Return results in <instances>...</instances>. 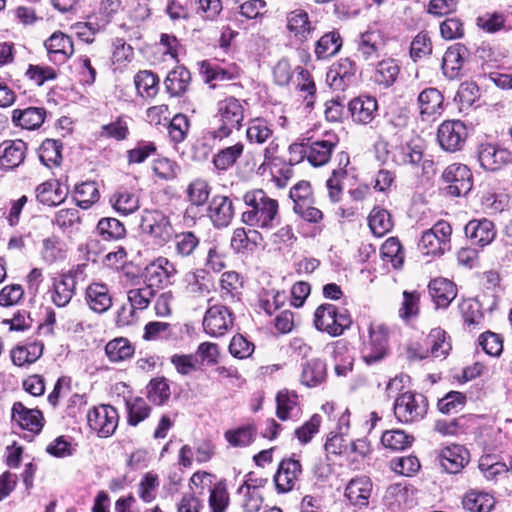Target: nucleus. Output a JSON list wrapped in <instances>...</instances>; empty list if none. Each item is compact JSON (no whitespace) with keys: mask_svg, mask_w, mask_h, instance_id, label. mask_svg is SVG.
<instances>
[{"mask_svg":"<svg viewBox=\"0 0 512 512\" xmlns=\"http://www.w3.org/2000/svg\"><path fill=\"white\" fill-rule=\"evenodd\" d=\"M339 168L334 169L331 177L327 180L329 197L333 202H338L343 189V181L347 179V166L350 164V157L347 152L338 155Z\"/></svg>","mask_w":512,"mask_h":512,"instance_id":"nucleus-29","label":"nucleus"},{"mask_svg":"<svg viewBox=\"0 0 512 512\" xmlns=\"http://www.w3.org/2000/svg\"><path fill=\"white\" fill-rule=\"evenodd\" d=\"M107 357L112 362L124 361L134 354V348L126 338H115L105 346Z\"/></svg>","mask_w":512,"mask_h":512,"instance_id":"nucleus-49","label":"nucleus"},{"mask_svg":"<svg viewBox=\"0 0 512 512\" xmlns=\"http://www.w3.org/2000/svg\"><path fill=\"white\" fill-rule=\"evenodd\" d=\"M11 416L12 420L22 429L33 433H39L42 430L44 418L38 409H31L22 402H15L12 406Z\"/></svg>","mask_w":512,"mask_h":512,"instance_id":"nucleus-20","label":"nucleus"},{"mask_svg":"<svg viewBox=\"0 0 512 512\" xmlns=\"http://www.w3.org/2000/svg\"><path fill=\"white\" fill-rule=\"evenodd\" d=\"M391 469L403 476H412L416 474L421 465L419 459L414 455L395 457L390 462Z\"/></svg>","mask_w":512,"mask_h":512,"instance_id":"nucleus-63","label":"nucleus"},{"mask_svg":"<svg viewBox=\"0 0 512 512\" xmlns=\"http://www.w3.org/2000/svg\"><path fill=\"white\" fill-rule=\"evenodd\" d=\"M87 420L90 428L100 437H109L118 426L119 416L111 405H100L88 412Z\"/></svg>","mask_w":512,"mask_h":512,"instance_id":"nucleus-12","label":"nucleus"},{"mask_svg":"<svg viewBox=\"0 0 512 512\" xmlns=\"http://www.w3.org/2000/svg\"><path fill=\"white\" fill-rule=\"evenodd\" d=\"M177 273L173 263L165 257H158L148 264L144 271L147 287H165L170 283V279Z\"/></svg>","mask_w":512,"mask_h":512,"instance_id":"nucleus-15","label":"nucleus"},{"mask_svg":"<svg viewBox=\"0 0 512 512\" xmlns=\"http://www.w3.org/2000/svg\"><path fill=\"white\" fill-rule=\"evenodd\" d=\"M126 406L128 411V423L132 426H136L145 420L151 412V408L147 402L139 397L127 401Z\"/></svg>","mask_w":512,"mask_h":512,"instance_id":"nucleus-60","label":"nucleus"},{"mask_svg":"<svg viewBox=\"0 0 512 512\" xmlns=\"http://www.w3.org/2000/svg\"><path fill=\"white\" fill-rule=\"evenodd\" d=\"M301 472L302 468L298 460L292 458L283 459L274 476V482L278 492L285 493L291 491Z\"/></svg>","mask_w":512,"mask_h":512,"instance_id":"nucleus-19","label":"nucleus"},{"mask_svg":"<svg viewBox=\"0 0 512 512\" xmlns=\"http://www.w3.org/2000/svg\"><path fill=\"white\" fill-rule=\"evenodd\" d=\"M429 408L425 395L407 391L396 397L393 405L394 415L398 422L413 424L421 421Z\"/></svg>","mask_w":512,"mask_h":512,"instance_id":"nucleus-4","label":"nucleus"},{"mask_svg":"<svg viewBox=\"0 0 512 512\" xmlns=\"http://www.w3.org/2000/svg\"><path fill=\"white\" fill-rule=\"evenodd\" d=\"M246 133L251 142L262 144L271 138L273 130L265 119L255 118L249 121Z\"/></svg>","mask_w":512,"mask_h":512,"instance_id":"nucleus-56","label":"nucleus"},{"mask_svg":"<svg viewBox=\"0 0 512 512\" xmlns=\"http://www.w3.org/2000/svg\"><path fill=\"white\" fill-rule=\"evenodd\" d=\"M27 145L22 140H6L0 144V165L13 169L23 163Z\"/></svg>","mask_w":512,"mask_h":512,"instance_id":"nucleus-23","label":"nucleus"},{"mask_svg":"<svg viewBox=\"0 0 512 512\" xmlns=\"http://www.w3.org/2000/svg\"><path fill=\"white\" fill-rule=\"evenodd\" d=\"M141 229L160 245L166 244L174 235L169 216L160 210H145L141 219Z\"/></svg>","mask_w":512,"mask_h":512,"instance_id":"nucleus-8","label":"nucleus"},{"mask_svg":"<svg viewBox=\"0 0 512 512\" xmlns=\"http://www.w3.org/2000/svg\"><path fill=\"white\" fill-rule=\"evenodd\" d=\"M428 291L436 308H447L457 296L456 285L446 278H435L429 282Z\"/></svg>","mask_w":512,"mask_h":512,"instance_id":"nucleus-21","label":"nucleus"},{"mask_svg":"<svg viewBox=\"0 0 512 512\" xmlns=\"http://www.w3.org/2000/svg\"><path fill=\"white\" fill-rule=\"evenodd\" d=\"M327 80L334 90L345 91L352 84V61L341 59L327 74Z\"/></svg>","mask_w":512,"mask_h":512,"instance_id":"nucleus-27","label":"nucleus"},{"mask_svg":"<svg viewBox=\"0 0 512 512\" xmlns=\"http://www.w3.org/2000/svg\"><path fill=\"white\" fill-rule=\"evenodd\" d=\"M351 324L352 319L349 310L346 308H336L332 304L325 303L315 310V327L332 336L341 335L346 329L350 328Z\"/></svg>","mask_w":512,"mask_h":512,"instance_id":"nucleus-5","label":"nucleus"},{"mask_svg":"<svg viewBox=\"0 0 512 512\" xmlns=\"http://www.w3.org/2000/svg\"><path fill=\"white\" fill-rule=\"evenodd\" d=\"M276 415L282 420L297 419L301 414L298 395L288 390L279 391L276 396Z\"/></svg>","mask_w":512,"mask_h":512,"instance_id":"nucleus-28","label":"nucleus"},{"mask_svg":"<svg viewBox=\"0 0 512 512\" xmlns=\"http://www.w3.org/2000/svg\"><path fill=\"white\" fill-rule=\"evenodd\" d=\"M368 225L375 236L382 237L391 231L393 221L388 210L374 207L368 216Z\"/></svg>","mask_w":512,"mask_h":512,"instance_id":"nucleus-44","label":"nucleus"},{"mask_svg":"<svg viewBox=\"0 0 512 512\" xmlns=\"http://www.w3.org/2000/svg\"><path fill=\"white\" fill-rule=\"evenodd\" d=\"M75 201L82 209H88L98 201L99 191L95 182H84L75 188Z\"/></svg>","mask_w":512,"mask_h":512,"instance_id":"nucleus-57","label":"nucleus"},{"mask_svg":"<svg viewBox=\"0 0 512 512\" xmlns=\"http://www.w3.org/2000/svg\"><path fill=\"white\" fill-rule=\"evenodd\" d=\"M233 325L231 312L223 305L211 306L203 319L204 331L211 337L222 336Z\"/></svg>","mask_w":512,"mask_h":512,"instance_id":"nucleus-13","label":"nucleus"},{"mask_svg":"<svg viewBox=\"0 0 512 512\" xmlns=\"http://www.w3.org/2000/svg\"><path fill=\"white\" fill-rule=\"evenodd\" d=\"M480 97V89L473 81H465L460 84L455 101L461 105V109L471 107Z\"/></svg>","mask_w":512,"mask_h":512,"instance_id":"nucleus-61","label":"nucleus"},{"mask_svg":"<svg viewBox=\"0 0 512 512\" xmlns=\"http://www.w3.org/2000/svg\"><path fill=\"white\" fill-rule=\"evenodd\" d=\"M46 111L39 107H29L24 110H14L12 121L23 129L35 130L44 122Z\"/></svg>","mask_w":512,"mask_h":512,"instance_id":"nucleus-35","label":"nucleus"},{"mask_svg":"<svg viewBox=\"0 0 512 512\" xmlns=\"http://www.w3.org/2000/svg\"><path fill=\"white\" fill-rule=\"evenodd\" d=\"M243 151L244 144L242 142L225 147L214 155L213 164L219 170H227L241 157Z\"/></svg>","mask_w":512,"mask_h":512,"instance_id":"nucleus-47","label":"nucleus"},{"mask_svg":"<svg viewBox=\"0 0 512 512\" xmlns=\"http://www.w3.org/2000/svg\"><path fill=\"white\" fill-rule=\"evenodd\" d=\"M469 57L470 52L464 44L456 43L450 46L442 58L443 74L449 79L458 78Z\"/></svg>","mask_w":512,"mask_h":512,"instance_id":"nucleus-16","label":"nucleus"},{"mask_svg":"<svg viewBox=\"0 0 512 512\" xmlns=\"http://www.w3.org/2000/svg\"><path fill=\"white\" fill-rule=\"evenodd\" d=\"M42 353L43 344L34 342L25 346H16L11 351V359L15 365L23 366L36 362Z\"/></svg>","mask_w":512,"mask_h":512,"instance_id":"nucleus-45","label":"nucleus"},{"mask_svg":"<svg viewBox=\"0 0 512 512\" xmlns=\"http://www.w3.org/2000/svg\"><path fill=\"white\" fill-rule=\"evenodd\" d=\"M287 28L300 41L307 40L313 31L308 13L302 9H296L287 15Z\"/></svg>","mask_w":512,"mask_h":512,"instance_id":"nucleus-34","label":"nucleus"},{"mask_svg":"<svg viewBox=\"0 0 512 512\" xmlns=\"http://www.w3.org/2000/svg\"><path fill=\"white\" fill-rule=\"evenodd\" d=\"M480 166L491 172H496L512 163V153L497 143H481L477 148Z\"/></svg>","mask_w":512,"mask_h":512,"instance_id":"nucleus-11","label":"nucleus"},{"mask_svg":"<svg viewBox=\"0 0 512 512\" xmlns=\"http://www.w3.org/2000/svg\"><path fill=\"white\" fill-rule=\"evenodd\" d=\"M86 301L89 307L97 313L106 312L112 306V296L108 287L103 283H92L87 287Z\"/></svg>","mask_w":512,"mask_h":512,"instance_id":"nucleus-30","label":"nucleus"},{"mask_svg":"<svg viewBox=\"0 0 512 512\" xmlns=\"http://www.w3.org/2000/svg\"><path fill=\"white\" fill-rule=\"evenodd\" d=\"M190 80V72L186 68L179 66L168 73L164 84L171 96H180L188 89Z\"/></svg>","mask_w":512,"mask_h":512,"instance_id":"nucleus-40","label":"nucleus"},{"mask_svg":"<svg viewBox=\"0 0 512 512\" xmlns=\"http://www.w3.org/2000/svg\"><path fill=\"white\" fill-rule=\"evenodd\" d=\"M451 234V225L439 220L422 233L417 243L418 249L425 256L440 257L451 249Z\"/></svg>","mask_w":512,"mask_h":512,"instance_id":"nucleus-3","label":"nucleus"},{"mask_svg":"<svg viewBox=\"0 0 512 512\" xmlns=\"http://www.w3.org/2000/svg\"><path fill=\"white\" fill-rule=\"evenodd\" d=\"M110 204L120 215L128 216L140 207L139 197L127 190L115 192L110 198Z\"/></svg>","mask_w":512,"mask_h":512,"instance_id":"nucleus-41","label":"nucleus"},{"mask_svg":"<svg viewBox=\"0 0 512 512\" xmlns=\"http://www.w3.org/2000/svg\"><path fill=\"white\" fill-rule=\"evenodd\" d=\"M336 147L334 137L324 140L307 139L308 162L314 167L326 165L332 156V152Z\"/></svg>","mask_w":512,"mask_h":512,"instance_id":"nucleus-24","label":"nucleus"},{"mask_svg":"<svg viewBox=\"0 0 512 512\" xmlns=\"http://www.w3.org/2000/svg\"><path fill=\"white\" fill-rule=\"evenodd\" d=\"M384 46L382 33L377 29H368L360 36L358 51L365 60L378 56L379 50Z\"/></svg>","mask_w":512,"mask_h":512,"instance_id":"nucleus-36","label":"nucleus"},{"mask_svg":"<svg viewBox=\"0 0 512 512\" xmlns=\"http://www.w3.org/2000/svg\"><path fill=\"white\" fill-rule=\"evenodd\" d=\"M468 131L461 120H447L437 130V140L441 148L447 152L460 151L466 143Z\"/></svg>","mask_w":512,"mask_h":512,"instance_id":"nucleus-9","label":"nucleus"},{"mask_svg":"<svg viewBox=\"0 0 512 512\" xmlns=\"http://www.w3.org/2000/svg\"><path fill=\"white\" fill-rule=\"evenodd\" d=\"M245 109L242 101L235 97H226L217 102L214 115L218 127L212 132L214 139L222 140L232 133L233 129H239L244 120Z\"/></svg>","mask_w":512,"mask_h":512,"instance_id":"nucleus-2","label":"nucleus"},{"mask_svg":"<svg viewBox=\"0 0 512 512\" xmlns=\"http://www.w3.org/2000/svg\"><path fill=\"white\" fill-rule=\"evenodd\" d=\"M478 344L483 351L492 357H499L503 351V338L500 334L486 331L478 337Z\"/></svg>","mask_w":512,"mask_h":512,"instance_id":"nucleus-62","label":"nucleus"},{"mask_svg":"<svg viewBox=\"0 0 512 512\" xmlns=\"http://www.w3.org/2000/svg\"><path fill=\"white\" fill-rule=\"evenodd\" d=\"M411 486L402 483H395L387 488L384 500L387 506L393 511L401 509L406 505Z\"/></svg>","mask_w":512,"mask_h":512,"instance_id":"nucleus-51","label":"nucleus"},{"mask_svg":"<svg viewBox=\"0 0 512 512\" xmlns=\"http://www.w3.org/2000/svg\"><path fill=\"white\" fill-rule=\"evenodd\" d=\"M134 83L142 97L154 98L158 93L159 79L151 71H139L134 77Z\"/></svg>","mask_w":512,"mask_h":512,"instance_id":"nucleus-50","label":"nucleus"},{"mask_svg":"<svg viewBox=\"0 0 512 512\" xmlns=\"http://www.w3.org/2000/svg\"><path fill=\"white\" fill-rule=\"evenodd\" d=\"M341 39L338 33L329 32L323 35L316 44L315 53L318 59H325L336 54L341 48Z\"/></svg>","mask_w":512,"mask_h":512,"instance_id":"nucleus-55","label":"nucleus"},{"mask_svg":"<svg viewBox=\"0 0 512 512\" xmlns=\"http://www.w3.org/2000/svg\"><path fill=\"white\" fill-rule=\"evenodd\" d=\"M467 403V396L460 391H450L437 402V408L442 414L457 413Z\"/></svg>","mask_w":512,"mask_h":512,"instance_id":"nucleus-54","label":"nucleus"},{"mask_svg":"<svg viewBox=\"0 0 512 512\" xmlns=\"http://www.w3.org/2000/svg\"><path fill=\"white\" fill-rule=\"evenodd\" d=\"M246 209L241 221L249 227L270 231L279 222L278 201L262 189H253L243 195Z\"/></svg>","mask_w":512,"mask_h":512,"instance_id":"nucleus-1","label":"nucleus"},{"mask_svg":"<svg viewBox=\"0 0 512 512\" xmlns=\"http://www.w3.org/2000/svg\"><path fill=\"white\" fill-rule=\"evenodd\" d=\"M208 210L209 217L216 227H226L234 216L232 200L227 196H214Z\"/></svg>","mask_w":512,"mask_h":512,"instance_id":"nucleus-25","label":"nucleus"},{"mask_svg":"<svg viewBox=\"0 0 512 512\" xmlns=\"http://www.w3.org/2000/svg\"><path fill=\"white\" fill-rule=\"evenodd\" d=\"M399 74L400 65L397 60L387 58L377 63L372 78L375 84L388 88L397 81Z\"/></svg>","mask_w":512,"mask_h":512,"instance_id":"nucleus-32","label":"nucleus"},{"mask_svg":"<svg viewBox=\"0 0 512 512\" xmlns=\"http://www.w3.org/2000/svg\"><path fill=\"white\" fill-rule=\"evenodd\" d=\"M50 60L64 63L74 53V46L71 38L62 32H54L44 43Z\"/></svg>","mask_w":512,"mask_h":512,"instance_id":"nucleus-22","label":"nucleus"},{"mask_svg":"<svg viewBox=\"0 0 512 512\" xmlns=\"http://www.w3.org/2000/svg\"><path fill=\"white\" fill-rule=\"evenodd\" d=\"M425 346L432 358H446L452 349L450 337L447 332L441 328H434L424 340Z\"/></svg>","mask_w":512,"mask_h":512,"instance_id":"nucleus-31","label":"nucleus"},{"mask_svg":"<svg viewBox=\"0 0 512 512\" xmlns=\"http://www.w3.org/2000/svg\"><path fill=\"white\" fill-rule=\"evenodd\" d=\"M326 376L325 362L320 359H311L303 365L301 383L307 387H316L325 381Z\"/></svg>","mask_w":512,"mask_h":512,"instance_id":"nucleus-37","label":"nucleus"},{"mask_svg":"<svg viewBox=\"0 0 512 512\" xmlns=\"http://www.w3.org/2000/svg\"><path fill=\"white\" fill-rule=\"evenodd\" d=\"M258 238L260 234L255 228L248 230L242 227L236 228L231 237V247L237 253H242L256 245Z\"/></svg>","mask_w":512,"mask_h":512,"instance_id":"nucleus-52","label":"nucleus"},{"mask_svg":"<svg viewBox=\"0 0 512 512\" xmlns=\"http://www.w3.org/2000/svg\"><path fill=\"white\" fill-rule=\"evenodd\" d=\"M199 243V238L192 231H185L173 236L171 249L176 257L187 258L193 255Z\"/></svg>","mask_w":512,"mask_h":512,"instance_id":"nucleus-38","label":"nucleus"},{"mask_svg":"<svg viewBox=\"0 0 512 512\" xmlns=\"http://www.w3.org/2000/svg\"><path fill=\"white\" fill-rule=\"evenodd\" d=\"M153 297L154 291L150 287L130 289L127 292V298L130 303V315H133L135 310L146 309Z\"/></svg>","mask_w":512,"mask_h":512,"instance_id":"nucleus-59","label":"nucleus"},{"mask_svg":"<svg viewBox=\"0 0 512 512\" xmlns=\"http://www.w3.org/2000/svg\"><path fill=\"white\" fill-rule=\"evenodd\" d=\"M378 110L377 100L372 96L354 98V122L367 125L375 118Z\"/></svg>","mask_w":512,"mask_h":512,"instance_id":"nucleus-39","label":"nucleus"},{"mask_svg":"<svg viewBox=\"0 0 512 512\" xmlns=\"http://www.w3.org/2000/svg\"><path fill=\"white\" fill-rule=\"evenodd\" d=\"M423 158V151L417 145H411L409 143L401 144L396 146L393 152V160L398 165H417Z\"/></svg>","mask_w":512,"mask_h":512,"instance_id":"nucleus-53","label":"nucleus"},{"mask_svg":"<svg viewBox=\"0 0 512 512\" xmlns=\"http://www.w3.org/2000/svg\"><path fill=\"white\" fill-rule=\"evenodd\" d=\"M361 339L362 345L360 347V354L362 360L367 365L377 363L386 356L388 332L385 327L378 326L377 328H374L370 324L367 339L364 336H362Z\"/></svg>","mask_w":512,"mask_h":512,"instance_id":"nucleus-6","label":"nucleus"},{"mask_svg":"<svg viewBox=\"0 0 512 512\" xmlns=\"http://www.w3.org/2000/svg\"><path fill=\"white\" fill-rule=\"evenodd\" d=\"M444 97L436 88H426L418 96V105L422 120H435L444 111Z\"/></svg>","mask_w":512,"mask_h":512,"instance_id":"nucleus-18","label":"nucleus"},{"mask_svg":"<svg viewBox=\"0 0 512 512\" xmlns=\"http://www.w3.org/2000/svg\"><path fill=\"white\" fill-rule=\"evenodd\" d=\"M495 503L493 495L478 489H470L462 497V506L469 512H490Z\"/></svg>","mask_w":512,"mask_h":512,"instance_id":"nucleus-26","label":"nucleus"},{"mask_svg":"<svg viewBox=\"0 0 512 512\" xmlns=\"http://www.w3.org/2000/svg\"><path fill=\"white\" fill-rule=\"evenodd\" d=\"M229 495L224 480L217 482L210 491L209 506L212 512H225Z\"/></svg>","mask_w":512,"mask_h":512,"instance_id":"nucleus-64","label":"nucleus"},{"mask_svg":"<svg viewBox=\"0 0 512 512\" xmlns=\"http://www.w3.org/2000/svg\"><path fill=\"white\" fill-rule=\"evenodd\" d=\"M442 179L447 183V192L451 196H464L473 187V175L468 166L453 163L443 171Z\"/></svg>","mask_w":512,"mask_h":512,"instance_id":"nucleus-10","label":"nucleus"},{"mask_svg":"<svg viewBox=\"0 0 512 512\" xmlns=\"http://www.w3.org/2000/svg\"><path fill=\"white\" fill-rule=\"evenodd\" d=\"M361 339L362 345L360 347V354L362 360L367 365L377 363L386 356L388 332L385 327L378 326L377 328H374L370 324L367 339L364 336H362Z\"/></svg>","mask_w":512,"mask_h":512,"instance_id":"nucleus-7","label":"nucleus"},{"mask_svg":"<svg viewBox=\"0 0 512 512\" xmlns=\"http://www.w3.org/2000/svg\"><path fill=\"white\" fill-rule=\"evenodd\" d=\"M437 460L449 474L459 473L469 462L468 450L459 444H452L439 450Z\"/></svg>","mask_w":512,"mask_h":512,"instance_id":"nucleus-14","label":"nucleus"},{"mask_svg":"<svg viewBox=\"0 0 512 512\" xmlns=\"http://www.w3.org/2000/svg\"><path fill=\"white\" fill-rule=\"evenodd\" d=\"M465 235L471 245L485 247L496 237V229L492 221L483 219L470 220L465 228Z\"/></svg>","mask_w":512,"mask_h":512,"instance_id":"nucleus-17","label":"nucleus"},{"mask_svg":"<svg viewBox=\"0 0 512 512\" xmlns=\"http://www.w3.org/2000/svg\"><path fill=\"white\" fill-rule=\"evenodd\" d=\"M97 230L104 240L121 239L126 234L124 225L116 218H102L97 225Z\"/></svg>","mask_w":512,"mask_h":512,"instance_id":"nucleus-58","label":"nucleus"},{"mask_svg":"<svg viewBox=\"0 0 512 512\" xmlns=\"http://www.w3.org/2000/svg\"><path fill=\"white\" fill-rule=\"evenodd\" d=\"M414 437L400 429L385 431L381 436L382 445L392 451L404 450L412 445Z\"/></svg>","mask_w":512,"mask_h":512,"instance_id":"nucleus-48","label":"nucleus"},{"mask_svg":"<svg viewBox=\"0 0 512 512\" xmlns=\"http://www.w3.org/2000/svg\"><path fill=\"white\" fill-rule=\"evenodd\" d=\"M380 257L385 264H391L392 268H401L404 263V251L399 239L388 238L380 248Z\"/></svg>","mask_w":512,"mask_h":512,"instance_id":"nucleus-42","label":"nucleus"},{"mask_svg":"<svg viewBox=\"0 0 512 512\" xmlns=\"http://www.w3.org/2000/svg\"><path fill=\"white\" fill-rule=\"evenodd\" d=\"M76 281L70 274L55 278L53 283L52 301L58 307H65L71 301L75 291Z\"/></svg>","mask_w":512,"mask_h":512,"instance_id":"nucleus-33","label":"nucleus"},{"mask_svg":"<svg viewBox=\"0 0 512 512\" xmlns=\"http://www.w3.org/2000/svg\"><path fill=\"white\" fill-rule=\"evenodd\" d=\"M66 193L56 181H47L36 188V198L48 206H57L65 199Z\"/></svg>","mask_w":512,"mask_h":512,"instance_id":"nucleus-43","label":"nucleus"},{"mask_svg":"<svg viewBox=\"0 0 512 512\" xmlns=\"http://www.w3.org/2000/svg\"><path fill=\"white\" fill-rule=\"evenodd\" d=\"M459 310L464 324L468 328L480 326L484 319L481 304L474 299H465L459 304Z\"/></svg>","mask_w":512,"mask_h":512,"instance_id":"nucleus-46","label":"nucleus"}]
</instances>
